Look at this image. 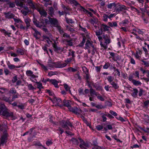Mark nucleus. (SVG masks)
Listing matches in <instances>:
<instances>
[{
	"instance_id": "obj_1",
	"label": "nucleus",
	"mask_w": 149,
	"mask_h": 149,
	"mask_svg": "<svg viewBox=\"0 0 149 149\" xmlns=\"http://www.w3.org/2000/svg\"><path fill=\"white\" fill-rule=\"evenodd\" d=\"M60 125L62 127H59L57 130L60 132V134H62L64 132L63 128L66 130H69L70 128L69 126L70 127H74L72 123L69 120H62L60 123Z\"/></svg>"
},
{
	"instance_id": "obj_2",
	"label": "nucleus",
	"mask_w": 149,
	"mask_h": 149,
	"mask_svg": "<svg viewBox=\"0 0 149 149\" xmlns=\"http://www.w3.org/2000/svg\"><path fill=\"white\" fill-rule=\"evenodd\" d=\"M8 109L4 104H1L0 108V114L7 117H12L13 116V112H9Z\"/></svg>"
},
{
	"instance_id": "obj_3",
	"label": "nucleus",
	"mask_w": 149,
	"mask_h": 149,
	"mask_svg": "<svg viewBox=\"0 0 149 149\" xmlns=\"http://www.w3.org/2000/svg\"><path fill=\"white\" fill-rule=\"evenodd\" d=\"M44 20L43 19L42 20H40V22L38 21L36 19H34L33 20V22L34 24L36 25V27L41 28L42 27H44L45 26V23L46 24L47 23V22L49 21V20L47 19H44Z\"/></svg>"
},
{
	"instance_id": "obj_4",
	"label": "nucleus",
	"mask_w": 149,
	"mask_h": 149,
	"mask_svg": "<svg viewBox=\"0 0 149 149\" xmlns=\"http://www.w3.org/2000/svg\"><path fill=\"white\" fill-rule=\"evenodd\" d=\"M85 49H92V52L93 54L95 53V51L96 50L93 44V42L90 41L89 40H87L85 44Z\"/></svg>"
},
{
	"instance_id": "obj_5",
	"label": "nucleus",
	"mask_w": 149,
	"mask_h": 149,
	"mask_svg": "<svg viewBox=\"0 0 149 149\" xmlns=\"http://www.w3.org/2000/svg\"><path fill=\"white\" fill-rule=\"evenodd\" d=\"M8 94L12 95V100L13 101L15 99L18 98L20 96L19 94L17 92V91L15 88H11L8 92Z\"/></svg>"
},
{
	"instance_id": "obj_6",
	"label": "nucleus",
	"mask_w": 149,
	"mask_h": 149,
	"mask_svg": "<svg viewBox=\"0 0 149 149\" xmlns=\"http://www.w3.org/2000/svg\"><path fill=\"white\" fill-rule=\"evenodd\" d=\"M26 74L28 77H30V79L33 82H35V81H37L36 78L38 76L36 75L33 74V72L30 70H27L26 71Z\"/></svg>"
},
{
	"instance_id": "obj_7",
	"label": "nucleus",
	"mask_w": 149,
	"mask_h": 149,
	"mask_svg": "<svg viewBox=\"0 0 149 149\" xmlns=\"http://www.w3.org/2000/svg\"><path fill=\"white\" fill-rule=\"evenodd\" d=\"M127 10L126 7L123 5H120L119 3H117L114 11L118 14L121 12H123Z\"/></svg>"
},
{
	"instance_id": "obj_8",
	"label": "nucleus",
	"mask_w": 149,
	"mask_h": 149,
	"mask_svg": "<svg viewBox=\"0 0 149 149\" xmlns=\"http://www.w3.org/2000/svg\"><path fill=\"white\" fill-rule=\"evenodd\" d=\"M7 134L4 133L0 139V146H3L7 141Z\"/></svg>"
},
{
	"instance_id": "obj_9",
	"label": "nucleus",
	"mask_w": 149,
	"mask_h": 149,
	"mask_svg": "<svg viewBox=\"0 0 149 149\" xmlns=\"http://www.w3.org/2000/svg\"><path fill=\"white\" fill-rule=\"evenodd\" d=\"M69 109L70 111L72 112L77 115H79L80 113H82V111L80 109H78L76 107H73L71 106L69 108Z\"/></svg>"
},
{
	"instance_id": "obj_10",
	"label": "nucleus",
	"mask_w": 149,
	"mask_h": 149,
	"mask_svg": "<svg viewBox=\"0 0 149 149\" xmlns=\"http://www.w3.org/2000/svg\"><path fill=\"white\" fill-rule=\"evenodd\" d=\"M102 36L103 38L105 41V43L106 45L109 44L111 42V39L110 36L107 34H105L103 33Z\"/></svg>"
},
{
	"instance_id": "obj_11",
	"label": "nucleus",
	"mask_w": 149,
	"mask_h": 149,
	"mask_svg": "<svg viewBox=\"0 0 149 149\" xmlns=\"http://www.w3.org/2000/svg\"><path fill=\"white\" fill-rule=\"evenodd\" d=\"M49 22L52 25H54L55 26H58V21L56 18H52L49 17Z\"/></svg>"
},
{
	"instance_id": "obj_12",
	"label": "nucleus",
	"mask_w": 149,
	"mask_h": 149,
	"mask_svg": "<svg viewBox=\"0 0 149 149\" xmlns=\"http://www.w3.org/2000/svg\"><path fill=\"white\" fill-rule=\"evenodd\" d=\"M3 14L5 15V17L6 19H13V17H15V15L11 13L10 11L4 12L3 13Z\"/></svg>"
},
{
	"instance_id": "obj_13",
	"label": "nucleus",
	"mask_w": 149,
	"mask_h": 149,
	"mask_svg": "<svg viewBox=\"0 0 149 149\" xmlns=\"http://www.w3.org/2000/svg\"><path fill=\"white\" fill-rule=\"evenodd\" d=\"M110 27L104 23L101 24L100 25V29L102 32H105L109 31Z\"/></svg>"
},
{
	"instance_id": "obj_14",
	"label": "nucleus",
	"mask_w": 149,
	"mask_h": 149,
	"mask_svg": "<svg viewBox=\"0 0 149 149\" xmlns=\"http://www.w3.org/2000/svg\"><path fill=\"white\" fill-rule=\"evenodd\" d=\"M86 82L88 84V86L89 87H91V84L93 82V81L91 80V77L90 74L86 75Z\"/></svg>"
},
{
	"instance_id": "obj_15",
	"label": "nucleus",
	"mask_w": 149,
	"mask_h": 149,
	"mask_svg": "<svg viewBox=\"0 0 149 149\" xmlns=\"http://www.w3.org/2000/svg\"><path fill=\"white\" fill-rule=\"evenodd\" d=\"M7 65L8 68L10 70H16L15 68H18L21 67V65H17L15 66L13 64H11L10 62L9 61L8 63H7Z\"/></svg>"
},
{
	"instance_id": "obj_16",
	"label": "nucleus",
	"mask_w": 149,
	"mask_h": 149,
	"mask_svg": "<svg viewBox=\"0 0 149 149\" xmlns=\"http://www.w3.org/2000/svg\"><path fill=\"white\" fill-rule=\"evenodd\" d=\"M8 129L7 125L4 123L0 124V131L3 132H6Z\"/></svg>"
},
{
	"instance_id": "obj_17",
	"label": "nucleus",
	"mask_w": 149,
	"mask_h": 149,
	"mask_svg": "<svg viewBox=\"0 0 149 149\" xmlns=\"http://www.w3.org/2000/svg\"><path fill=\"white\" fill-rule=\"evenodd\" d=\"M56 63V68H62L65 67L67 66V64L66 63H62L61 62L59 61L57 62Z\"/></svg>"
},
{
	"instance_id": "obj_18",
	"label": "nucleus",
	"mask_w": 149,
	"mask_h": 149,
	"mask_svg": "<svg viewBox=\"0 0 149 149\" xmlns=\"http://www.w3.org/2000/svg\"><path fill=\"white\" fill-rule=\"evenodd\" d=\"M129 22L127 19H125L119 23V25L121 26H125L129 24Z\"/></svg>"
},
{
	"instance_id": "obj_19",
	"label": "nucleus",
	"mask_w": 149,
	"mask_h": 149,
	"mask_svg": "<svg viewBox=\"0 0 149 149\" xmlns=\"http://www.w3.org/2000/svg\"><path fill=\"white\" fill-rule=\"evenodd\" d=\"M90 89V93L91 95L92 96L93 95H95L96 96H97V95L99 93L95 91L93 89L92 86L89 87Z\"/></svg>"
},
{
	"instance_id": "obj_20",
	"label": "nucleus",
	"mask_w": 149,
	"mask_h": 149,
	"mask_svg": "<svg viewBox=\"0 0 149 149\" xmlns=\"http://www.w3.org/2000/svg\"><path fill=\"white\" fill-rule=\"evenodd\" d=\"M50 83L53 85L55 88H59V86L58 85V84L59 83V82L56 79H51Z\"/></svg>"
},
{
	"instance_id": "obj_21",
	"label": "nucleus",
	"mask_w": 149,
	"mask_h": 149,
	"mask_svg": "<svg viewBox=\"0 0 149 149\" xmlns=\"http://www.w3.org/2000/svg\"><path fill=\"white\" fill-rule=\"evenodd\" d=\"M52 46L53 47L55 51L56 52L61 50V48L60 47L57 46L56 41L54 40V43H52Z\"/></svg>"
},
{
	"instance_id": "obj_22",
	"label": "nucleus",
	"mask_w": 149,
	"mask_h": 149,
	"mask_svg": "<svg viewBox=\"0 0 149 149\" xmlns=\"http://www.w3.org/2000/svg\"><path fill=\"white\" fill-rule=\"evenodd\" d=\"M38 11L39 12L41 17H46L47 15V12L44 10L39 9Z\"/></svg>"
},
{
	"instance_id": "obj_23",
	"label": "nucleus",
	"mask_w": 149,
	"mask_h": 149,
	"mask_svg": "<svg viewBox=\"0 0 149 149\" xmlns=\"http://www.w3.org/2000/svg\"><path fill=\"white\" fill-rule=\"evenodd\" d=\"M35 129V127H33L31 128L28 132H29V136L28 138V140L29 141L31 140L33 138V136H32L31 134L33 132V130Z\"/></svg>"
},
{
	"instance_id": "obj_24",
	"label": "nucleus",
	"mask_w": 149,
	"mask_h": 149,
	"mask_svg": "<svg viewBox=\"0 0 149 149\" xmlns=\"http://www.w3.org/2000/svg\"><path fill=\"white\" fill-rule=\"evenodd\" d=\"M78 139L79 140V141L81 143L83 146H85L86 147H88L89 145L88 142L87 141L86 142L84 141L80 137L78 138Z\"/></svg>"
},
{
	"instance_id": "obj_25",
	"label": "nucleus",
	"mask_w": 149,
	"mask_h": 149,
	"mask_svg": "<svg viewBox=\"0 0 149 149\" xmlns=\"http://www.w3.org/2000/svg\"><path fill=\"white\" fill-rule=\"evenodd\" d=\"M117 3L114 2L112 3H108L107 6V8L109 9H111L113 8H114V10L116 6Z\"/></svg>"
},
{
	"instance_id": "obj_26",
	"label": "nucleus",
	"mask_w": 149,
	"mask_h": 149,
	"mask_svg": "<svg viewBox=\"0 0 149 149\" xmlns=\"http://www.w3.org/2000/svg\"><path fill=\"white\" fill-rule=\"evenodd\" d=\"M16 52L18 55H23L24 54L25 49L20 48H18L16 51Z\"/></svg>"
},
{
	"instance_id": "obj_27",
	"label": "nucleus",
	"mask_w": 149,
	"mask_h": 149,
	"mask_svg": "<svg viewBox=\"0 0 149 149\" xmlns=\"http://www.w3.org/2000/svg\"><path fill=\"white\" fill-rule=\"evenodd\" d=\"M110 84L112 86V88H113L115 89H118L119 88V86L118 85L117 82L116 83L114 81H113L110 83Z\"/></svg>"
},
{
	"instance_id": "obj_28",
	"label": "nucleus",
	"mask_w": 149,
	"mask_h": 149,
	"mask_svg": "<svg viewBox=\"0 0 149 149\" xmlns=\"http://www.w3.org/2000/svg\"><path fill=\"white\" fill-rule=\"evenodd\" d=\"M63 104H62L63 106L66 107H68V109L71 106L68 100H64L63 101Z\"/></svg>"
},
{
	"instance_id": "obj_29",
	"label": "nucleus",
	"mask_w": 149,
	"mask_h": 149,
	"mask_svg": "<svg viewBox=\"0 0 149 149\" xmlns=\"http://www.w3.org/2000/svg\"><path fill=\"white\" fill-rule=\"evenodd\" d=\"M24 21L26 24V29L27 30L29 27L30 26V22L31 21V20L29 18H27L25 19Z\"/></svg>"
},
{
	"instance_id": "obj_30",
	"label": "nucleus",
	"mask_w": 149,
	"mask_h": 149,
	"mask_svg": "<svg viewBox=\"0 0 149 149\" xmlns=\"http://www.w3.org/2000/svg\"><path fill=\"white\" fill-rule=\"evenodd\" d=\"M42 38H43V41H46L48 44H50V42H52L49 38L48 36L46 35H43L42 36Z\"/></svg>"
},
{
	"instance_id": "obj_31",
	"label": "nucleus",
	"mask_w": 149,
	"mask_h": 149,
	"mask_svg": "<svg viewBox=\"0 0 149 149\" xmlns=\"http://www.w3.org/2000/svg\"><path fill=\"white\" fill-rule=\"evenodd\" d=\"M121 56L117 54L114 59L113 61L116 62L118 65H119L120 64V63L118 61H120L121 60Z\"/></svg>"
},
{
	"instance_id": "obj_32",
	"label": "nucleus",
	"mask_w": 149,
	"mask_h": 149,
	"mask_svg": "<svg viewBox=\"0 0 149 149\" xmlns=\"http://www.w3.org/2000/svg\"><path fill=\"white\" fill-rule=\"evenodd\" d=\"M93 87L96 88L97 91H100L101 90L102 87L101 86H99L98 84H96V83H94L93 82L91 84Z\"/></svg>"
},
{
	"instance_id": "obj_33",
	"label": "nucleus",
	"mask_w": 149,
	"mask_h": 149,
	"mask_svg": "<svg viewBox=\"0 0 149 149\" xmlns=\"http://www.w3.org/2000/svg\"><path fill=\"white\" fill-rule=\"evenodd\" d=\"M70 3L75 6H78L80 5V4L75 0H68Z\"/></svg>"
},
{
	"instance_id": "obj_34",
	"label": "nucleus",
	"mask_w": 149,
	"mask_h": 149,
	"mask_svg": "<svg viewBox=\"0 0 149 149\" xmlns=\"http://www.w3.org/2000/svg\"><path fill=\"white\" fill-rule=\"evenodd\" d=\"M8 91V89L4 87H2L0 88V95H3L4 93H5Z\"/></svg>"
},
{
	"instance_id": "obj_35",
	"label": "nucleus",
	"mask_w": 149,
	"mask_h": 149,
	"mask_svg": "<svg viewBox=\"0 0 149 149\" xmlns=\"http://www.w3.org/2000/svg\"><path fill=\"white\" fill-rule=\"evenodd\" d=\"M70 39V40L65 39V42L67 43V45L71 47L73 45V43L72 42V39L71 38Z\"/></svg>"
},
{
	"instance_id": "obj_36",
	"label": "nucleus",
	"mask_w": 149,
	"mask_h": 149,
	"mask_svg": "<svg viewBox=\"0 0 149 149\" xmlns=\"http://www.w3.org/2000/svg\"><path fill=\"white\" fill-rule=\"evenodd\" d=\"M140 70L142 72V73L144 74L145 73H147L146 76L147 77H149V70H144L143 67H141Z\"/></svg>"
},
{
	"instance_id": "obj_37",
	"label": "nucleus",
	"mask_w": 149,
	"mask_h": 149,
	"mask_svg": "<svg viewBox=\"0 0 149 149\" xmlns=\"http://www.w3.org/2000/svg\"><path fill=\"white\" fill-rule=\"evenodd\" d=\"M133 92L131 94L134 97H136L138 92V90L136 88H133Z\"/></svg>"
},
{
	"instance_id": "obj_38",
	"label": "nucleus",
	"mask_w": 149,
	"mask_h": 149,
	"mask_svg": "<svg viewBox=\"0 0 149 149\" xmlns=\"http://www.w3.org/2000/svg\"><path fill=\"white\" fill-rule=\"evenodd\" d=\"M2 99L3 100L5 101V102H8L10 104H11L12 100H10V97H6L4 96L2 97Z\"/></svg>"
},
{
	"instance_id": "obj_39",
	"label": "nucleus",
	"mask_w": 149,
	"mask_h": 149,
	"mask_svg": "<svg viewBox=\"0 0 149 149\" xmlns=\"http://www.w3.org/2000/svg\"><path fill=\"white\" fill-rule=\"evenodd\" d=\"M144 8L141 7L140 10L143 12L145 13L147 12V8H148L149 6L146 3H144Z\"/></svg>"
},
{
	"instance_id": "obj_40",
	"label": "nucleus",
	"mask_w": 149,
	"mask_h": 149,
	"mask_svg": "<svg viewBox=\"0 0 149 149\" xmlns=\"http://www.w3.org/2000/svg\"><path fill=\"white\" fill-rule=\"evenodd\" d=\"M79 140L78 139H78L72 138L71 139V141L72 142L73 144L75 145H78L79 143Z\"/></svg>"
},
{
	"instance_id": "obj_41",
	"label": "nucleus",
	"mask_w": 149,
	"mask_h": 149,
	"mask_svg": "<svg viewBox=\"0 0 149 149\" xmlns=\"http://www.w3.org/2000/svg\"><path fill=\"white\" fill-rule=\"evenodd\" d=\"M55 99L56 100V101L57 102L56 104L57 106L60 107H62L63 106L62 104H60V103H62V101L60 98H58L57 97H55Z\"/></svg>"
},
{
	"instance_id": "obj_42",
	"label": "nucleus",
	"mask_w": 149,
	"mask_h": 149,
	"mask_svg": "<svg viewBox=\"0 0 149 149\" xmlns=\"http://www.w3.org/2000/svg\"><path fill=\"white\" fill-rule=\"evenodd\" d=\"M132 83L133 84L136 86H138L141 84V83L139 81H137L135 79L132 80Z\"/></svg>"
},
{
	"instance_id": "obj_43",
	"label": "nucleus",
	"mask_w": 149,
	"mask_h": 149,
	"mask_svg": "<svg viewBox=\"0 0 149 149\" xmlns=\"http://www.w3.org/2000/svg\"><path fill=\"white\" fill-rule=\"evenodd\" d=\"M94 32L97 36H101L103 33L102 30H101L100 29L98 30L95 31Z\"/></svg>"
},
{
	"instance_id": "obj_44",
	"label": "nucleus",
	"mask_w": 149,
	"mask_h": 149,
	"mask_svg": "<svg viewBox=\"0 0 149 149\" xmlns=\"http://www.w3.org/2000/svg\"><path fill=\"white\" fill-rule=\"evenodd\" d=\"M56 27L57 28V30H58L59 32L61 35H62L64 33V31H63V28H61V26H57Z\"/></svg>"
},
{
	"instance_id": "obj_45",
	"label": "nucleus",
	"mask_w": 149,
	"mask_h": 149,
	"mask_svg": "<svg viewBox=\"0 0 149 149\" xmlns=\"http://www.w3.org/2000/svg\"><path fill=\"white\" fill-rule=\"evenodd\" d=\"M107 79L108 82L110 84L113 81L114 78L112 76H109L107 78Z\"/></svg>"
},
{
	"instance_id": "obj_46",
	"label": "nucleus",
	"mask_w": 149,
	"mask_h": 149,
	"mask_svg": "<svg viewBox=\"0 0 149 149\" xmlns=\"http://www.w3.org/2000/svg\"><path fill=\"white\" fill-rule=\"evenodd\" d=\"M109 53L111 56L109 57V58H111L112 59L113 61L117 53L111 52H109Z\"/></svg>"
},
{
	"instance_id": "obj_47",
	"label": "nucleus",
	"mask_w": 149,
	"mask_h": 149,
	"mask_svg": "<svg viewBox=\"0 0 149 149\" xmlns=\"http://www.w3.org/2000/svg\"><path fill=\"white\" fill-rule=\"evenodd\" d=\"M69 51L71 52V55L72 56V57L71 58L73 59V61H75L74 58L75 56V52L74 51H72L70 49H69Z\"/></svg>"
},
{
	"instance_id": "obj_48",
	"label": "nucleus",
	"mask_w": 149,
	"mask_h": 149,
	"mask_svg": "<svg viewBox=\"0 0 149 149\" xmlns=\"http://www.w3.org/2000/svg\"><path fill=\"white\" fill-rule=\"evenodd\" d=\"M102 19L105 22H107L108 21V15L104 13L103 15L102 16Z\"/></svg>"
},
{
	"instance_id": "obj_49",
	"label": "nucleus",
	"mask_w": 149,
	"mask_h": 149,
	"mask_svg": "<svg viewBox=\"0 0 149 149\" xmlns=\"http://www.w3.org/2000/svg\"><path fill=\"white\" fill-rule=\"evenodd\" d=\"M82 70L83 72L86 74V75H89L88 70L87 68L85 67L84 66L82 67Z\"/></svg>"
},
{
	"instance_id": "obj_50",
	"label": "nucleus",
	"mask_w": 149,
	"mask_h": 149,
	"mask_svg": "<svg viewBox=\"0 0 149 149\" xmlns=\"http://www.w3.org/2000/svg\"><path fill=\"white\" fill-rule=\"evenodd\" d=\"M65 21L68 24L69 23H73V21L72 19H69L68 18L66 17V15H65Z\"/></svg>"
},
{
	"instance_id": "obj_51",
	"label": "nucleus",
	"mask_w": 149,
	"mask_h": 149,
	"mask_svg": "<svg viewBox=\"0 0 149 149\" xmlns=\"http://www.w3.org/2000/svg\"><path fill=\"white\" fill-rule=\"evenodd\" d=\"M97 19L95 18L91 19L90 20V22L93 25H94L95 24H96L97 23Z\"/></svg>"
},
{
	"instance_id": "obj_52",
	"label": "nucleus",
	"mask_w": 149,
	"mask_h": 149,
	"mask_svg": "<svg viewBox=\"0 0 149 149\" xmlns=\"http://www.w3.org/2000/svg\"><path fill=\"white\" fill-rule=\"evenodd\" d=\"M66 70L68 72H76L77 71V70L76 69L72 68L71 67H69L66 69Z\"/></svg>"
},
{
	"instance_id": "obj_53",
	"label": "nucleus",
	"mask_w": 149,
	"mask_h": 149,
	"mask_svg": "<svg viewBox=\"0 0 149 149\" xmlns=\"http://www.w3.org/2000/svg\"><path fill=\"white\" fill-rule=\"evenodd\" d=\"M36 84H37V88L38 89L40 88H43V87L42 86V83L40 82L37 81H35V82Z\"/></svg>"
},
{
	"instance_id": "obj_54",
	"label": "nucleus",
	"mask_w": 149,
	"mask_h": 149,
	"mask_svg": "<svg viewBox=\"0 0 149 149\" xmlns=\"http://www.w3.org/2000/svg\"><path fill=\"white\" fill-rule=\"evenodd\" d=\"M79 6L80 7V8H79L80 11L82 12L83 13H86V12H87V10L84 7L81 6L80 5Z\"/></svg>"
},
{
	"instance_id": "obj_55",
	"label": "nucleus",
	"mask_w": 149,
	"mask_h": 149,
	"mask_svg": "<svg viewBox=\"0 0 149 149\" xmlns=\"http://www.w3.org/2000/svg\"><path fill=\"white\" fill-rule=\"evenodd\" d=\"M57 62H53L51 64L49 65L48 66L50 68L56 67Z\"/></svg>"
},
{
	"instance_id": "obj_56",
	"label": "nucleus",
	"mask_w": 149,
	"mask_h": 149,
	"mask_svg": "<svg viewBox=\"0 0 149 149\" xmlns=\"http://www.w3.org/2000/svg\"><path fill=\"white\" fill-rule=\"evenodd\" d=\"M0 31L3 33L5 36H7V35L8 33V32L5 29L1 28H0Z\"/></svg>"
},
{
	"instance_id": "obj_57",
	"label": "nucleus",
	"mask_w": 149,
	"mask_h": 149,
	"mask_svg": "<svg viewBox=\"0 0 149 149\" xmlns=\"http://www.w3.org/2000/svg\"><path fill=\"white\" fill-rule=\"evenodd\" d=\"M57 73V72H53L52 71H51L48 73V75L50 77H51L53 75L56 74Z\"/></svg>"
},
{
	"instance_id": "obj_58",
	"label": "nucleus",
	"mask_w": 149,
	"mask_h": 149,
	"mask_svg": "<svg viewBox=\"0 0 149 149\" xmlns=\"http://www.w3.org/2000/svg\"><path fill=\"white\" fill-rule=\"evenodd\" d=\"M86 40V38L85 37H83L81 43L79 44V46L80 47H82L85 42Z\"/></svg>"
},
{
	"instance_id": "obj_59",
	"label": "nucleus",
	"mask_w": 149,
	"mask_h": 149,
	"mask_svg": "<svg viewBox=\"0 0 149 149\" xmlns=\"http://www.w3.org/2000/svg\"><path fill=\"white\" fill-rule=\"evenodd\" d=\"M140 61L143 63H142V64L144 65L146 67H148L149 66V63L148 62L145 61L142 59H141Z\"/></svg>"
},
{
	"instance_id": "obj_60",
	"label": "nucleus",
	"mask_w": 149,
	"mask_h": 149,
	"mask_svg": "<svg viewBox=\"0 0 149 149\" xmlns=\"http://www.w3.org/2000/svg\"><path fill=\"white\" fill-rule=\"evenodd\" d=\"M49 14L52 17V15L53 14L54 11V9L52 7H50L49 9Z\"/></svg>"
},
{
	"instance_id": "obj_61",
	"label": "nucleus",
	"mask_w": 149,
	"mask_h": 149,
	"mask_svg": "<svg viewBox=\"0 0 149 149\" xmlns=\"http://www.w3.org/2000/svg\"><path fill=\"white\" fill-rule=\"evenodd\" d=\"M72 61H73V59L71 57L67 58L65 60V63L67 64V65L68 64L70 63Z\"/></svg>"
},
{
	"instance_id": "obj_62",
	"label": "nucleus",
	"mask_w": 149,
	"mask_h": 149,
	"mask_svg": "<svg viewBox=\"0 0 149 149\" xmlns=\"http://www.w3.org/2000/svg\"><path fill=\"white\" fill-rule=\"evenodd\" d=\"M102 65H101L100 66H95V70L97 72H100L101 69L102 68Z\"/></svg>"
},
{
	"instance_id": "obj_63",
	"label": "nucleus",
	"mask_w": 149,
	"mask_h": 149,
	"mask_svg": "<svg viewBox=\"0 0 149 149\" xmlns=\"http://www.w3.org/2000/svg\"><path fill=\"white\" fill-rule=\"evenodd\" d=\"M110 63L109 62L106 63L103 66V68L104 69H107L110 67Z\"/></svg>"
},
{
	"instance_id": "obj_64",
	"label": "nucleus",
	"mask_w": 149,
	"mask_h": 149,
	"mask_svg": "<svg viewBox=\"0 0 149 149\" xmlns=\"http://www.w3.org/2000/svg\"><path fill=\"white\" fill-rule=\"evenodd\" d=\"M144 115V119L145 121L147 123H148V121H149V116L146 115L145 114Z\"/></svg>"
}]
</instances>
